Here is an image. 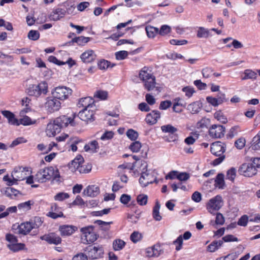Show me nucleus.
<instances>
[{"mask_svg": "<svg viewBox=\"0 0 260 260\" xmlns=\"http://www.w3.org/2000/svg\"><path fill=\"white\" fill-rule=\"evenodd\" d=\"M125 245V242L121 239H118L113 242V247L114 250L119 251L123 248Z\"/></svg>", "mask_w": 260, "mask_h": 260, "instance_id": "nucleus-35", "label": "nucleus"}, {"mask_svg": "<svg viewBox=\"0 0 260 260\" xmlns=\"http://www.w3.org/2000/svg\"><path fill=\"white\" fill-rule=\"evenodd\" d=\"M84 149L86 152H90L94 153L97 152V150L99 149L98 143L96 141L93 140L86 144Z\"/></svg>", "mask_w": 260, "mask_h": 260, "instance_id": "nucleus-28", "label": "nucleus"}, {"mask_svg": "<svg viewBox=\"0 0 260 260\" xmlns=\"http://www.w3.org/2000/svg\"><path fill=\"white\" fill-rule=\"evenodd\" d=\"M38 149L42 151L44 153H47L48 152L51 151V146H48V145H45L43 144H39L37 146Z\"/></svg>", "mask_w": 260, "mask_h": 260, "instance_id": "nucleus-59", "label": "nucleus"}, {"mask_svg": "<svg viewBox=\"0 0 260 260\" xmlns=\"http://www.w3.org/2000/svg\"><path fill=\"white\" fill-rule=\"evenodd\" d=\"M87 257L91 259L99 258L102 256L104 250L102 246H95L89 245L84 249Z\"/></svg>", "mask_w": 260, "mask_h": 260, "instance_id": "nucleus-10", "label": "nucleus"}, {"mask_svg": "<svg viewBox=\"0 0 260 260\" xmlns=\"http://www.w3.org/2000/svg\"><path fill=\"white\" fill-rule=\"evenodd\" d=\"M172 102L171 101L166 100L160 102L159 105V109L167 110L172 106Z\"/></svg>", "mask_w": 260, "mask_h": 260, "instance_id": "nucleus-61", "label": "nucleus"}, {"mask_svg": "<svg viewBox=\"0 0 260 260\" xmlns=\"http://www.w3.org/2000/svg\"><path fill=\"white\" fill-rule=\"evenodd\" d=\"M31 205L30 201L21 203L18 205V209L21 212H25L30 209Z\"/></svg>", "mask_w": 260, "mask_h": 260, "instance_id": "nucleus-33", "label": "nucleus"}, {"mask_svg": "<svg viewBox=\"0 0 260 260\" xmlns=\"http://www.w3.org/2000/svg\"><path fill=\"white\" fill-rule=\"evenodd\" d=\"M139 78L148 91L152 90L155 87V78L147 67H145L140 71Z\"/></svg>", "mask_w": 260, "mask_h": 260, "instance_id": "nucleus-3", "label": "nucleus"}, {"mask_svg": "<svg viewBox=\"0 0 260 260\" xmlns=\"http://www.w3.org/2000/svg\"><path fill=\"white\" fill-rule=\"evenodd\" d=\"M160 205L158 202H156L153 209L152 215L154 219L156 221H160L162 217L159 213Z\"/></svg>", "mask_w": 260, "mask_h": 260, "instance_id": "nucleus-32", "label": "nucleus"}, {"mask_svg": "<svg viewBox=\"0 0 260 260\" xmlns=\"http://www.w3.org/2000/svg\"><path fill=\"white\" fill-rule=\"evenodd\" d=\"M114 66V64H112L111 66V63L104 59L101 60L98 63V67L101 70H105L109 67L113 68Z\"/></svg>", "mask_w": 260, "mask_h": 260, "instance_id": "nucleus-48", "label": "nucleus"}, {"mask_svg": "<svg viewBox=\"0 0 260 260\" xmlns=\"http://www.w3.org/2000/svg\"><path fill=\"white\" fill-rule=\"evenodd\" d=\"M150 248L152 251H154L155 257L158 256L163 251L162 249L159 244H155L150 247Z\"/></svg>", "mask_w": 260, "mask_h": 260, "instance_id": "nucleus-55", "label": "nucleus"}, {"mask_svg": "<svg viewBox=\"0 0 260 260\" xmlns=\"http://www.w3.org/2000/svg\"><path fill=\"white\" fill-rule=\"evenodd\" d=\"M245 76L242 78V80L247 79H255L256 77V74L250 70H246L244 72Z\"/></svg>", "mask_w": 260, "mask_h": 260, "instance_id": "nucleus-54", "label": "nucleus"}, {"mask_svg": "<svg viewBox=\"0 0 260 260\" xmlns=\"http://www.w3.org/2000/svg\"><path fill=\"white\" fill-rule=\"evenodd\" d=\"M29 174L28 168L18 167L12 172L11 176L17 182L24 180Z\"/></svg>", "mask_w": 260, "mask_h": 260, "instance_id": "nucleus-11", "label": "nucleus"}, {"mask_svg": "<svg viewBox=\"0 0 260 260\" xmlns=\"http://www.w3.org/2000/svg\"><path fill=\"white\" fill-rule=\"evenodd\" d=\"M225 150L226 145L223 143L218 141L212 144L210 148L211 153L216 156H219L213 161L212 165L213 166H217L223 161L225 159V155L223 153Z\"/></svg>", "mask_w": 260, "mask_h": 260, "instance_id": "nucleus-4", "label": "nucleus"}, {"mask_svg": "<svg viewBox=\"0 0 260 260\" xmlns=\"http://www.w3.org/2000/svg\"><path fill=\"white\" fill-rule=\"evenodd\" d=\"M210 36V31L203 27H200L198 30L197 37L199 38H208Z\"/></svg>", "mask_w": 260, "mask_h": 260, "instance_id": "nucleus-40", "label": "nucleus"}, {"mask_svg": "<svg viewBox=\"0 0 260 260\" xmlns=\"http://www.w3.org/2000/svg\"><path fill=\"white\" fill-rule=\"evenodd\" d=\"M142 238L141 234L138 232H134L131 235V240L135 243L139 241Z\"/></svg>", "mask_w": 260, "mask_h": 260, "instance_id": "nucleus-57", "label": "nucleus"}, {"mask_svg": "<svg viewBox=\"0 0 260 260\" xmlns=\"http://www.w3.org/2000/svg\"><path fill=\"white\" fill-rule=\"evenodd\" d=\"M18 207L16 206H12L7 209L5 212L0 214V219L7 216L9 213H16Z\"/></svg>", "mask_w": 260, "mask_h": 260, "instance_id": "nucleus-46", "label": "nucleus"}, {"mask_svg": "<svg viewBox=\"0 0 260 260\" xmlns=\"http://www.w3.org/2000/svg\"><path fill=\"white\" fill-rule=\"evenodd\" d=\"M96 107L84 108L78 113V116L82 121L92 122L94 120V114Z\"/></svg>", "mask_w": 260, "mask_h": 260, "instance_id": "nucleus-13", "label": "nucleus"}, {"mask_svg": "<svg viewBox=\"0 0 260 260\" xmlns=\"http://www.w3.org/2000/svg\"><path fill=\"white\" fill-rule=\"evenodd\" d=\"M92 168V166L91 164H87L86 165H82V164L80 165V167H78V172H79L81 174H86L89 173Z\"/></svg>", "mask_w": 260, "mask_h": 260, "instance_id": "nucleus-47", "label": "nucleus"}, {"mask_svg": "<svg viewBox=\"0 0 260 260\" xmlns=\"http://www.w3.org/2000/svg\"><path fill=\"white\" fill-rule=\"evenodd\" d=\"M96 54L92 50H87L84 52L80 56V58L82 61L85 63H89L96 58Z\"/></svg>", "mask_w": 260, "mask_h": 260, "instance_id": "nucleus-22", "label": "nucleus"}, {"mask_svg": "<svg viewBox=\"0 0 260 260\" xmlns=\"http://www.w3.org/2000/svg\"><path fill=\"white\" fill-rule=\"evenodd\" d=\"M74 118H72L68 117L67 116L62 115L56 118L54 121L55 122L56 125L59 126L60 129L66 127L70 124L72 126H75L76 125L74 121Z\"/></svg>", "mask_w": 260, "mask_h": 260, "instance_id": "nucleus-15", "label": "nucleus"}, {"mask_svg": "<svg viewBox=\"0 0 260 260\" xmlns=\"http://www.w3.org/2000/svg\"><path fill=\"white\" fill-rule=\"evenodd\" d=\"M90 40V38L80 36L78 37H75L72 40V43H76L79 45H83L87 43Z\"/></svg>", "mask_w": 260, "mask_h": 260, "instance_id": "nucleus-36", "label": "nucleus"}, {"mask_svg": "<svg viewBox=\"0 0 260 260\" xmlns=\"http://www.w3.org/2000/svg\"><path fill=\"white\" fill-rule=\"evenodd\" d=\"M193 84L200 90H204L207 87V84L202 82L201 80L194 81Z\"/></svg>", "mask_w": 260, "mask_h": 260, "instance_id": "nucleus-63", "label": "nucleus"}, {"mask_svg": "<svg viewBox=\"0 0 260 260\" xmlns=\"http://www.w3.org/2000/svg\"><path fill=\"white\" fill-rule=\"evenodd\" d=\"M182 91L185 94V96L188 98H190L192 96L193 94L195 92V90L192 87L186 86L182 88Z\"/></svg>", "mask_w": 260, "mask_h": 260, "instance_id": "nucleus-53", "label": "nucleus"}, {"mask_svg": "<svg viewBox=\"0 0 260 260\" xmlns=\"http://www.w3.org/2000/svg\"><path fill=\"white\" fill-rule=\"evenodd\" d=\"M108 92L104 90H98L94 94V97L102 100H105L108 98Z\"/></svg>", "mask_w": 260, "mask_h": 260, "instance_id": "nucleus-44", "label": "nucleus"}, {"mask_svg": "<svg viewBox=\"0 0 260 260\" xmlns=\"http://www.w3.org/2000/svg\"><path fill=\"white\" fill-rule=\"evenodd\" d=\"M27 36L29 39L36 41L40 37V33L37 30H31L29 31Z\"/></svg>", "mask_w": 260, "mask_h": 260, "instance_id": "nucleus-56", "label": "nucleus"}, {"mask_svg": "<svg viewBox=\"0 0 260 260\" xmlns=\"http://www.w3.org/2000/svg\"><path fill=\"white\" fill-rule=\"evenodd\" d=\"M161 130L165 133L174 134L177 131V128L171 124H166L161 126Z\"/></svg>", "mask_w": 260, "mask_h": 260, "instance_id": "nucleus-37", "label": "nucleus"}, {"mask_svg": "<svg viewBox=\"0 0 260 260\" xmlns=\"http://www.w3.org/2000/svg\"><path fill=\"white\" fill-rule=\"evenodd\" d=\"M225 128L221 125L214 124L209 128V134L213 138H220L224 136Z\"/></svg>", "mask_w": 260, "mask_h": 260, "instance_id": "nucleus-16", "label": "nucleus"}, {"mask_svg": "<svg viewBox=\"0 0 260 260\" xmlns=\"http://www.w3.org/2000/svg\"><path fill=\"white\" fill-rule=\"evenodd\" d=\"M21 116L22 117L20 118V124L27 126L35 124L37 122L36 119H32L27 116Z\"/></svg>", "mask_w": 260, "mask_h": 260, "instance_id": "nucleus-34", "label": "nucleus"}, {"mask_svg": "<svg viewBox=\"0 0 260 260\" xmlns=\"http://www.w3.org/2000/svg\"><path fill=\"white\" fill-rule=\"evenodd\" d=\"M77 227L74 225H63L59 227V231L62 236H70L77 230Z\"/></svg>", "mask_w": 260, "mask_h": 260, "instance_id": "nucleus-25", "label": "nucleus"}, {"mask_svg": "<svg viewBox=\"0 0 260 260\" xmlns=\"http://www.w3.org/2000/svg\"><path fill=\"white\" fill-rule=\"evenodd\" d=\"M73 90L65 86H59L55 87L52 91L53 97L58 99L60 102L64 101L72 95Z\"/></svg>", "mask_w": 260, "mask_h": 260, "instance_id": "nucleus-7", "label": "nucleus"}, {"mask_svg": "<svg viewBox=\"0 0 260 260\" xmlns=\"http://www.w3.org/2000/svg\"><path fill=\"white\" fill-rule=\"evenodd\" d=\"M202 107V103L198 101L194 102L189 105H188L187 110L190 111V112L192 114H197L198 113Z\"/></svg>", "mask_w": 260, "mask_h": 260, "instance_id": "nucleus-27", "label": "nucleus"}, {"mask_svg": "<svg viewBox=\"0 0 260 260\" xmlns=\"http://www.w3.org/2000/svg\"><path fill=\"white\" fill-rule=\"evenodd\" d=\"M238 256L236 252H232L225 256L218 257L216 260H235L238 257Z\"/></svg>", "mask_w": 260, "mask_h": 260, "instance_id": "nucleus-52", "label": "nucleus"}, {"mask_svg": "<svg viewBox=\"0 0 260 260\" xmlns=\"http://www.w3.org/2000/svg\"><path fill=\"white\" fill-rule=\"evenodd\" d=\"M61 129L59 126L56 125L55 122L53 120V121H50L46 128V134L47 136L49 137H54L56 134L59 133L60 132Z\"/></svg>", "mask_w": 260, "mask_h": 260, "instance_id": "nucleus-18", "label": "nucleus"}, {"mask_svg": "<svg viewBox=\"0 0 260 260\" xmlns=\"http://www.w3.org/2000/svg\"><path fill=\"white\" fill-rule=\"evenodd\" d=\"M245 140L243 138H240L235 142V146L239 149H242L245 145Z\"/></svg>", "mask_w": 260, "mask_h": 260, "instance_id": "nucleus-60", "label": "nucleus"}, {"mask_svg": "<svg viewBox=\"0 0 260 260\" xmlns=\"http://www.w3.org/2000/svg\"><path fill=\"white\" fill-rule=\"evenodd\" d=\"M137 201L141 206L146 205L147 203L148 196L145 194H141L137 196Z\"/></svg>", "mask_w": 260, "mask_h": 260, "instance_id": "nucleus-45", "label": "nucleus"}, {"mask_svg": "<svg viewBox=\"0 0 260 260\" xmlns=\"http://www.w3.org/2000/svg\"><path fill=\"white\" fill-rule=\"evenodd\" d=\"M60 177L59 170L57 168L49 167L40 169L35 176V180L39 183H45L51 179L58 181Z\"/></svg>", "mask_w": 260, "mask_h": 260, "instance_id": "nucleus-1", "label": "nucleus"}, {"mask_svg": "<svg viewBox=\"0 0 260 260\" xmlns=\"http://www.w3.org/2000/svg\"><path fill=\"white\" fill-rule=\"evenodd\" d=\"M202 74L205 78H210L213 74V69L211 67H205L202 69Z\"/></svg>", "mask_w": 260, "mask_h": 260, "instance_id": "nucleus-43", "label": "nucleus"}, {"mask_svg": "<svg viewBox=\"0 0 260 260\" xmlns=\"http://www.w3.org/2000/svg\"><path fill=\"white\" fill-rule=\"evenodd\" d=\"M34 222L31 221L21 223L18 226L17 232L22 235H26L32 229L38 228L42 224L41 218L39 217H35Z\"/></svg>", "mask_w": 260, "mask_h": 260, "instance_id": "nucleus-8", "label": "nucleus"}, {"mask_svg": "<svg viewBox=\"0 0 260 260\" xmlns=\"http://www.w3.org/2000/svg\"><path fill=\"white\" fill-rule=\"evenodd\" d=\"M43 240L46 241L49 244L58 245L61 242L60 237L55 233H51L47 235H45L41 237Z\"/></svg>", "mask_w": 260, "mask_h": 260, "instance_id": "nucleus-19", "label": "nucleus"}, {"mask_svg": "<svg viewBox=\"0 0 260 260\" xmlns=\"http://www.w3.org/2000/svg\"><path fill=\"white\" fill-rule=\"evenodd\" d=\"M236 176V170L235 168H231L226 172V178L231 181H233Z\"/></svg>", "mask_w": 260, "mask_h": 260, "instance_id": "nucleus-50", "label": "nucleus"}, {"mask_svg": "<svg viewBox=\"0 0 260 260\" xmlns=\"http://www.w3.org/2000/svg\"><path fill=\"white\" fill-rule=\"evenodd\" d=\"M45 106L48 112L52 113L60 109L61 102L58 99L52 96L47 98Z\"/></svg>", "mask_w": 260, "mask_h": 260, "instance_id": "nucleus-12", "label": "nucleus"}, {"mask_svg": "<svg viewBox=\"0 0 260 260\" xmlns=\"http://www.w3.org/2000/svg\"><path fill=\"white\" fill-rule=\"evenodd\" d=\"M127 55L128 52L126 51H120L115 53L116 58L117 60L124 59Z\"/></svg>", "mask_w": 260, "mask_h": 260, "instance_id": "nucleus-58", "label": "nucleus"}, {"mask_svg": "<svg viewBox=\"0 0 260 260\" xmlns=\"http://www.w3.org/2000/svg\"><path fill=\"white\" fill-rule=\"evenodd\" d=\"M94 226L88 225L80 229V231L82 234V242L84 244H89L95 241L99 235L93 232Z\"/></svg>", "mask_w": 260, "mask_h": 260, "instance_id": "nucleus-6", "label": "nucleus"}, {"mask_svg": "<svg viewBox=\"0 0 260 260\" xmlns=\"http://www.w3.org/2000/svg\"><path fill=\"white\" fill-rule=\"evenodd\" d=\"M9 248L14 252L18 251L19 250L23 249L25 245L22 243H15L8 245Z\"/></svg>", "mask_w": 260, "mask_h": 260, "instance_id": "nucleus-41", "label": "nucleus"}, {"mask_svg": "<svg viewBox=\"0 0 260 260\" xmlns=\"http://www.w3.org/2000/svg\"><path fill=\"white\" fill-rule=\"evenodd\" d=\"M85 196L94 197L100 193V188L98 186L92 185H88L83 191Z\"/></svg>", "mask_w": 260, "mask_h": 260, "instance_id": "nucleus-24", "label": "nucleus"}, {"mask_svg": "<svg viewBox=\"0 0 260 260\" xmlns=\"http://www.w3.org/2000/svg\"><path fill=\"white\" fill-rule=\"evenodd\" d=\"M70 198V195L68 193L64 192H60L57 193L54 197V200L56 201L62 202Z\"/></svg>", "mask_w": 260, "mask_h": 260, "instance_id": "nucleus-42", "label": "nucleus"}, {"mask_svg": "<svg viewBox=\"0 0 260 260\" xmlns=\"http://www.w3.org/2000/svg\"><path fill=\"white\" fill-rule=\"evenodd\" d=\"M126 134L127 137L132 141L136 140L139 136L138 133L132 129H128Z\"/></svg>", "mask_w": 260, "mask_h": 260, "instance_id": "nucleus-49", "label": "nucleus"}, {"mask_svg": "<svg viewBox=\"0 0 260 260\" xmlns=\"http://www.w3.org/2000/svg\"><path fill=\"white\" fill-rule=\"evenodd\" d=\"M141 148H142L141 152V157L146 158L147 156L149 148L147 146H142L139 141H135L129 145V149L133 152H138Z\"/></svg>", "mask_w": 260, "mask_h": 260, "instance_id": "nucleus-17", "label": "nucleus"}, {"mask_svg": "<svg viewBox=\"0 0 260 260\" xmlns=\"http://www.w3.org/2000/svg\"><path fill=\"white\" fill-rule=\"evenodd\" d=\"M26 91L29 95L39 98L42 94H47L48 92V84L46 81H43L38 84H30Z\"/></svg>", "mask_w": 260, "mask_h": 260, "instance_id": "nucleus-5", "label": "nucleus"}, {"mask_svg": "<svg viewBox=\"0 0 260 260\" xmlns=\"http://www.w3.org/2000/svg\"><path fill=\"white\" fill-rule=\"evenodd\" d=\"M30 99L27 97L24 98L22 99L21 103L22 106H24V108L20 112V114L21 115H23L24 113H27L30 110Z\"/></svg>", "mask_w": 260, "mask_h": 260, "instance_id": "nucleus-29", "label": "nucleus"}, {"mask_svg": "<svg viewBox=\"0 0 260 260\" xmlns=\"http://www.w3.org/2000/svg\"><path fill=\"white\" fill-rule=\"evenodd\" d=\"M251 162L243 164L239 169L240 175L250 177L255 175L257 172V168L260 167V158L253 157Z\"/></svg>", "mask_w": 260, "mask_h": 260, "instance_id": "nucleus-2", "label": "nucleus"}, {"mask_svg": "<svg viewBox=\"0 0 260 260\" xmlns=\"http://www.w3.org/2000/svg\"><path fill=\"white\" fill-rule=\"evenodd\" d=\"M145 30L147 35L149 38H153L155 36L158 34V28L151 25H147L145 27Z\"/></svg>", "mask_w": 260, "mask_h": 260, "instance_id": "nucleus-30", "label": "nucleus"}, {"mask_svg": "<svg viewBox=\"0 0 260 260\" xmlns=\"http://www.w3.org/2000/svg\"><path fill=\"white\" fill-rule=\"evenodd\" d=\"M83 162V158L82 156H77L69 164V168L72 172L78 171V167Z\"/></svg>", "mask_w": 260, "mask_h": 260, "instance_id": "nucleus-26", "label": "nucleus"}, {"mask_svg": "<svg viewBox=\"0 0 260 260\" xmlns=\"http://www.w3.org/2000/svg\"><path fill=\"white\" fill-rule=\"evenodd\" d=\"M258 133L252 139L251 148L252 150H257L260 149V135Z\"/></svg>", "mask_w": 260, "mask_h": 260, "instance_id": "nucleus-38", "label": "nucleus"}, {"mask_svg": "<svg viewBox=\"0 0 260 260\" xmlns=\"http://www.w3.org/2000/svg\"><path fill=\"white\" fill-rule=\"evenodd\" d=\"M155 180L153 173L150 170L143 171L139 179V183L142 187H146L152 183Z\"/></svg>", "mask_w": 260, "mask_h": 260, "instance_id": "nucleus-14", "label": "nucleus"}, {"mask_svg": "<svg viewBox=\"0 0 260 260\" xmlns=\"http://www.w3.org/2000/svg\"><path fill=\"white\" fill-rule=\"evenodd\" d=\"M223 241L221 240L213 241L207 247V250L210 252H215L222 245Z\"/></svg>", "mask_w": 260, "mask_h": 260, "instance_id": "nucleus-31", "label": "nucleus"}, {"mask_svg": "<svg viewBox=\"0 0 260 260\" xmlns=\"http://www.w3.org/2000/svg\"><path fill=\"white\" fill-rule=\"evenodd\" d=\"M93 103V100L91 98L87 96L80 99L78 102V106L79 107H83L84 108H94L95 107V105Z\"/></svg>", "mask_w": 260, "mask_h": 260, "instance_id": "nucleus-23", "label": "nucleus"}, {"mask_svg": "<svg viewBox=\"0 0 260 260\" xmlns=\"http://www.w3.org/2000/svg\"><path fill=\"white\" fill-rule=\"evenodd\" d=\"M248 221V217L246 215H244L240 217L238 221V224L240 226H246Z\"/></svg>", "mask_w": 260, "mask_h": 260, "instance_id": "nucleus-64", "label": "nucleus"}, {"mask_svg": "<svg viewBox=\"0 0 260 260\" xmlns=\"http://www.w3.org/2000/svg\"><path fill=\"white\" fill-rule=\"evenodd\" d=\"M215 186L219 188H223L224 185V175L218 174L215 180Z\"/></svg>", "mask_w": 260, "mask_h": 260, "instance_id": "nucleus-39", "label": "nucleus"}, {"mask_svg": "<svg viewBox=\"0 0 260 260\" xmlns=\"http://www.w3.org/2000/svg\"><path fill=\"white\" fill-rule=\"evenodd\" d=\"M160 117V112L157 110H153L146 115L145 121L147 123L150 125H153L157 122Z\"/></svg>", "mask_w": 260, "mask_h": 260, "instance_id": "nucleus-21", "label": "nucleus"}, {"mask_svg": "<svg viewBox=\"0 0 260 260\" xmlns=\"http://www.w3.org/2000/svg\"><path fill=\"white\" fill-rule=\"evenodd\" d=\"M171 28L168 25H163L160 29H158V34L160 36H165L170 32Z\"/></svg>", "mask_w": 260, "mask_h": 260, "instance_id": "nucleus-51", "label": "nucleus"}, {"mask_svg": "<svg viewBox=\"0 0 260 260\" xmlns=\"http://www.w3.org/2000/svg\"><path fill=\"white\" fill-rule=\"evenodd\" d=\"M223 202L222 197L217 195L209 200L206 205L207 210L211 214L219 210L223 206Z\"/></svg>", "mask_w": 260, "mask_h": 260, "instance_id": "nucleus-9", "label": "nucleus"}, {"mask_svg": "<svg viewBox=\"0 0 260 260\" xmlns=\"http://www.w3.org/2000/svg\"><path fill=\"white\" fill-rule=\"evenodd\" d=\"M66 14V11L64 9L57 8L54 9L49 15L50 20L56 21L64 17Z\"/></svg>", "mask_w": 260, "mask_h": 260, "instance_id": "nucleus-20", "label": "nucleus"}, {"mask_svg": "<svg viewBox=\"0 0 260 260\" xmlns=\"http://www.w3.org/2000/svg\"><path fill=\"white\" fill-rule=\"evenodd\" d=\"M26 140L23 137H19L13 141L10 145V147L13 148L20 144L25 143Z\"/></svg>", "mask_w": 260, "mask_h": 260, "instance_id": "nucleus-62", "label": "nucleus"}]
</instances>
